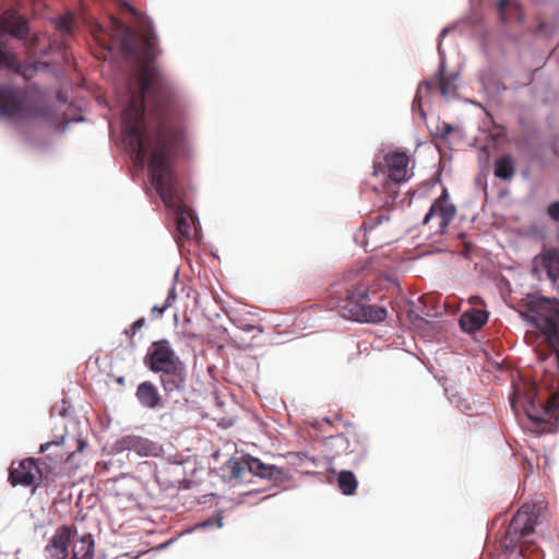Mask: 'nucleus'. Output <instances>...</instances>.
<instances>
[{
  "label": "nucleus",
  "mask_w": 559,
  "mask_h": 559,
  "mask_svg": "<svg viewBox=\"0 0 559 559\" xmlns=\"http://www.w3.org/2000/svg\"><path fill=\"white\" fill-rule=\"evenodd\" d=\"M143 63L139 76V93L132 92L123 110L124 141L142 164L147 155L145 139L152 145L148 160L151 182L167 207L175 209L178 234L190 239L194 230L191 211L181 204L180 191L171 159L183 138L178 123L168 115L176 91L168 78L154 63L158 52L156 34L150 23L142 24Z\"/></svg>",
  "instance_id": "f257e3e1"
},
{
  "label": "nucleus",
  "mask_w": 559,
  "mask_h": 559,
  "mask_svg": "<svg viewBox=\"0 0 559 559\" xmlns=\"http://www.w3.org/2000/svg\"><path fill=\"white\" fill-rule=\"evenodd\" d=\"M510 404L516 413L522 409L531 423L530 429L542 435L558 430L559 426V391L543 393L535 381L521 377L513 381V393Z\"/></svg>",
  "instance_id": "f03ea898"
},
{
  "label": "nucleus",
  "mask_w": 559,
  "mask_h": 559,
  "mask_svg": "<svg viewBox=\"0 0 559 559\" xmlns=\"http://www.w3.org/2000/svg\"><path fill=\"white\" fill-rule=\"evenodd\" d=\"M409 162V155L402 151H390L381 160H373L371 188L381 206L391 207L399 197L400 185L413 176Z\"/></svg>",
  "instance_id": "7ed1b4c3"
},
{
  "label": "nucleus",
  "mask_w": 559,
  "mask_h": 559,
  "mask_svg": "<svg viewBox=\"0 0 559 559\" xmlns=\"http://www.w3.org/2000/svg\"><path fill=\"white\" fill-rule=\"evenodd\" d=\"M370 284L364 280H357L345 287V297L338 305L342 316L361 323H381L388 317V310L383 306L371 304L372 295Z\"/></svg>",
  "instance_id": "20e7f679"
},
{
  "label": "nucleus",
  "mask_w": 559,
  "mask_h": 559,
  "mask_svg": "<svg viewBox=\"0 0 559 559\" xmlns=\"http://www.w3.org/2000/svg\"><path fill=\"white\" fill-rule=\"evenodd\" d=\"M45 116L46 109L39 95L10 83L0 84V117L26 120Z\"/></svg>",
  "instance_id": "39448f33"
},
{
  "label": "nucleus",
  "mask_w": 559,
  "mask_h": 559,
  "mask_svg": "<svg viewBox=\"0 0 559 559\" xmlns=\"http://www.w3.org/2000/svg\"><path fill=\"white\" fill-rule=\"evenodd\" d=\"M521 316L540 331L546 341L556 342L559 336V299L539 294H528Z\"/></svg>",
  "instance_id": "423d86ee"
},
{
  "label": "nucleus",
  "mask_w": 559,
  "mask_h": 559,
  "mask_svg": "<svg viewBox=\"0 0 559 559\" xmlns=\"http://www.w3.org/2000/svg\"><path fill=\"white\" fill-rule=\"evenodd\" d=\"M536 516L530 511V507H522L512 518L500 542V548L504 554H512L523 538L534 532Z\"/></svg>",
  "instance_id": "0eeeda50"
},
{
  "label": "nucleus",
  "mask_w": 559,
  "mask_h": 559,
  "mask_svg": "<svg viewBox=\"0 0 559 559\" xmlns=\"http://www.w3.org/2000/svg\"><path fill=\"white\" fill-rule=\"evenodd\" d=\"M360 233H362V246L370 251L391 243L395 236L390 217L382 213L365 221Z\"/></svg>",
  "instance_id": "6e6552de"
},
{
  "label": "nucleus",
  "mask_w": 559,
  "mask_h": 559,
  "mask_svg": "<svg viewBox=\"0 0 559 559\" xmlns=\"http://www.w3.org/2000/svg\"><path fill=\"white\" fill-rule=\"evenodd\" d=\"M111 34L108 35L107 31L99 24L92 27V35L98 45L105 49H111V40L118 37L121 46V51L124 55L131 56L135 52L134 37L135 34L127 24L117 17L110 19Z\"/></svg>",
  "instance_id": "1a4fd4ad"
},
{
  "label": "nucleus",
  "mask_w": 559,
  "mask_h": 559,
  "mask_svg": "<svg viewBox=\"0 0 559 559\" xmlns=\"http://www.w3.org/2000/svg\"><path fill=\"white\" fill-rule=\"evenodd\" d=\"M9 480L12 486L37 487L39 483L49 485V476L41 469L39 461L33 457L12 462L9 468Z\"/></svg>",
  "instance_id": "9d476101"
},
{
  "label": "nucleus",
  "mask_w": 559,
  "mask_h": 559,
  "mask_svg": "<svg viewBox=\"0 0 559 559\" xmlns=\"http://www.w3.org/2000/svg\"><path fill=\"white\" fill-rule=\"evenodd\" d=\"M455 214L456 209L449 202L448 191L443 190L442 194L430 206L423 224L429 227L432 235H443Z\"/></svg>",
  "instance_id": "9b49d317"
},
{
  "label": "nucleus",
  "mask_w": 559,
  "mask_h": 559,
  "mask_svg": "<svg viewBox=\"0 0 559 559\" xmlns=\"http://www.w3.org/2000/svg\"><path fill=\"white\" fill-rule=\"evenodd\" d=\"M86 443L82 439L73 436L60 435L58 439L48 441L40 445V452L47 453V459L52 463H63L69 461L75 452H81Z\"/></svg>",
  "instance_id": "f8f14e48"
},
{
  "label": "nucleus",
  "mask_w": 559,
  "mask_h": 559,
  "mask_svg": "<svg viewBox=\"0 0 559 559\" xmlns=\"http://www.w3.org/2000/svg\"><path fill=\"white\" fill-rule=\"evenodd\" d=\"M145 364L153 372L183 366L167 340L152 343L145 357Z\"/></svg>",
  "instance_id": "ddd939ff"
},
{
  "label": "nucleus",
  "mask_w": 559,
  "mask_h": 559,
  "mask_svg": "<svg viewBox=\"0 0 559 559\" xmlns=\"http://www.w3.org/2000/svg\"><path fill=\"white\" fill-rule=\"evenodd\" d=\"M537 354L540 369L554 377L559 371V336L556 342L544 341L535 348Z\"/></svg>",
  "instance_id": "4468645a"
},
{
  "label": "nucleus",
  "mask_w": 559,
  "mask_h": 559,
  "mask_svg": "<svg viewBox=\"0 0 559 559\" xmlns=\"http://www.w3.org/2000/svg\"><path fill=\"white\" fill-rule=\"evenodd\" d=\"M71 542V527L62 525L58 527L46 546L48 559H68Z\"/></svg>",
  "instance_id": "2eb2a0df"
},
{
  "label": "nucleus",
  "mask_w": 559,
  "mask_h": 559,
  "mask_svg": "<svg viewBox=\"0 0 559 559\" xmlns=\"http://www.w3.org/2000/svg\"><path fill=\"white\" fill-rule=\"evenodd\" d=\"M1 28L17 39H26L29 33L28 22L15 10H5L0 16Z\"/></svg>",
  "instance_id": "dca6fc26"
},
{
  "label": "nucleus",
  "mask_w": 559,
  "mask_h": 559,
  "mask_svg": "<svg viewBox=\"0 0 559 559\" xmlns=\"http://www.w3.org/2000/svg\"><path fill=\"white\" fill-rule=\"evenodd\" d=\"M249 462L251 475L266 478L274 483H283L287 479V472L284 468L265 464L261 460L253 456L249 457Z\"/></svg>",
  "instance_id": "f3484780"
},
{
  "label": "nucleus",
  "mask_w": 559,
  "mask_h": 559,
  "mask_svg": "<svg viewBox=\"0 0 559 559\" xmlns=\"http://www.w3.org/2000/svg\"><path fill=\"white\" fill-rule=\"evenodd\" d=\"M159 373L160 384L167 395L176 391H181L185 388L187 377L185 366L165 369L159 371Z\"/></svg>",
  "instance_id": "a211bd4d"
},
{
  "label": "nucleus",
  "mask_w": 559,
  "mask_h": 559,
  "mask_svg": "<svg viewBox=\"0 0 559 559\" xmlns=\"http://www.w3.org/2000/svg\"><path fill=\"white\" fill-rule=\"evenodd\" d=\"M121 449L134 451L141 456L157 455L158 447L155 442L139 436H126L121 439Z\"/></svg>",
  "instance_id": "6ab92c4d"
},
{
  "label": "nucleus",
  "mask_w": 559,
  "mask_h": 559,
  "mask_svg": "<svg viewBox=\"0 0 559 559\" xmlns=\"http://www.w3.org/2000/svg\"><path fill=\"white\" fill-rule=\"evenodd\" d=\"M135 396L145 408L154 409L162 406V395L156 385L151 381L140 383L136 388Z\"/></svg>",
  "instance_id": "aec40b11"
},
{
  "label": "nucleus",
  "mask_w": 559,
  "mask_h": 559,
  "mask_svg": "<svg viewBox=\"0 0 559 559\" xmlns=\"http://www.w3.org/2000/svg\"><path fill=\"white\" fill-rule=\"evenodd\" d=\"M488 321V312L481 309L473 308L461 314L459 323L461 329L467 333H474L480 330Z\"/></svg>",
  "instance_id": "412c9836"
},
{
  "label": "nucleus",
  "mask_w": 559,
  "mask_h": 559,
  "mask_svg": "<svg viewBox=\"0 0 559 559\" xmlns=\"http://www.w3.org/2000/svg\"><path fill=\"white\" fill-rule=\"evenodd\" d=\"M72 557L71 559H93L94 557V540L91 534L81 536L71 533Z\"/></svg>",
  "instance_id": "4be33fe9"
},
{
  "label": "nucleus",
  "mask_w": 559,
  "mask_h": 559,
  "mask_svg": "<svg viewBox=\"0 0 559 559\" xmlns=\"http://www.w3.org/2000/svg\"><path fill=\"white\" fill-rule=\"evenodd\" d=\"M535 262H540V265L546 270L547 277L556 283L559 278V249L544 250L535 257Z\"/></svg>",
  "instance_id": "5701e85b"
},
{
  "label": "nucleus",
  "mask_w": 559,
  "mask_h": 559,
  "mask_svg": "<svg viewBox=\"0 0 559 559\" xmlns=\"http://www.w3.org/2000/svg\"><path fill=\"white\" fill-rule=\"evenodd\" d=\"M110 496L119 509L127 508L129 502L134 501V491L129 481L116 479L110 488Z\"/></svg>",
  "instance_id": "b1692460"
},
{
  "label": "nucleus",
  "mask_w": 559,
  "mask_h": 559,
  "mask_svg": "<svg viewBox=\"0 0 559 559\" xmlns=\"http://www.w3.org/2000/svg\"><path fill=\"white\" fill-rule=\"evenodd\" d=\"M497 9L500 20L504 23H522L524 21L521 5L513 0H499Z\"/></svg>",
  "instance_id": "393cba45"
},
{
  "label": "nucleus",
  "mask_w": 559,
  "mask_h": 559,
  "mask_svg": "<svg viewBox=\"0 0 559 559\" xmlns=\"http://www.w3.org/2000/svg\"><path fill=\"white\" fill-rule=\"evenodd\" d=\"M0 69H5L13 73L22 72V63L17 55L10 50L7 44L0 40Z\"/></svg>",
  "instance_id": "a878e982"
},
{
  "label": "nucleus",
  "mask_w": 559,
  "mask_h": 559,
  "mask_svg": "<svg viewBox=\"0 0 559 559\" xmlns=\"http://www.w3.org/2000/svg\"><path fill=\"white\" fill-rule=\"evenodd\" d=\"M493 174L502 180H511L515 175V159L513 156L506 154L495 162Z\"/></svg>",
  "instance_id": "bb28decb"
},
{
  "label": "nucleus",
  "mask_w": 559,
  "mask_h": 559,
  "mask_svg": "<svg viewBox=\"0 0 559 559\" xmlns=\"http://www.w3.org/2000/svg\"><path fill=\"white\" fill-rule=\"evenodd\" d=\"M249 457L250 455H245L240 459L231 457L228 461L227 467L229 469L230 478L236 480H245L248 475H251Z\"/></svg>",
  "instance_id": "cd10ccee"
},
{
  "label": "nucleus",
  "mask_w": 559,
  "mask_h": 559,
  "mask_svg": "<svg viewBox=\"0 0 559 559\" xmlns=\"http://www.w3.org/2000/svg\"><path fill=\"white\" fill-rule=\"evenodd\" d=\"M337 484L338 488L341 489L342 493L346 496H350L355 493L357 489L358 481L350 471H342L340 472L337 476Z\"/></svg>",
  "instance_id": "c85d7f7f"
},
{
  "label": "nucleus",
  "mask_w": 559,
  "mask_h": 559,
  "mask_svg": "<svg viewBox=\"0 0 559 559\" xmlns=\"http://www.w3.org/2000/svg\"><path fill=\"white\" fill-rule=\"evenodd\" d=\"M439 90L442 96H453L456 91L455 76L447 75L443 70L440 71Z\"/></svg>",
  "instance_id": "c756f323"
},
{
  "label": "nucleus",
  "mask_w": 559,
  "mask_h": 559,
  "mask_svg": "<svg viewBox=\"0 0 559 559\" xmlns=\"http://www.w3.org/2000/svg\"><path fill=\"white\" fill-rule=\"evenodd\" d=\"M181 334L185 338L191 341H201L202 343L204 342L203 336L192 328V322L188 318H185L182 322Z\"/></svg>",
  "instance_id": "7c9ffc66"
},
{
  "label": "nucleus",
  "mask_w": 559,
  "mask_h": 559,
  "mask_svg": "<svg viewBox=\"0 0 559 559\" xmlns=\"http://www.w3.org/2000/svg\"><path fill=\"white\" fill-rule=\"evenodd\" d=\"M423 88H426L427 92H430L431 88H432V84L430 82H423L416 93V96L414 98V102H413V110H418L419 115L421 118H426V114L425 111L423 110L421 108V97H420V93H421V90Z\"/></svg>",
  "instance_id": "2f4dec72"
},
{
  "label": "nucleus",
  "mask_w": 559,
  "mask_h": 559,
  "mask_svg": "<svg viewBox=\"0 0 559 559\" xmlns=\"http://www.w3.org/2000/svg\"><path fill=\"white\" fill-rule=\"evenodd\" d=\"M520 556L522 559H540L542 557L538 548H532V545L528 542H522Z\"/></svg>",
  "instance_id": "473e14b6"
},
{
  "label": "nucleus",
  "mask_w": 559,
  "mask_h": 559,
  "mask_svg": "<svg viewBox=\"0 0 559 559\" xmlns=\"http://www.w3.org/2000/svg\"><path fill=\"white\" fill-rule=\"evenodd\" d=\"M176 299V294H175V288H171L168 293V296L166 298V301L164 302L163 306L158 307V306H154L152 309H151V314L154 319L160 317L165 311L166 309L171 305V301H174Z\"/></svg>",
  "instance_id": "72a5a7b5"
},
{
  "label": "nucleus",
  "mask_w": 559,
  "mask_h": 559,
  "mask_svg": "<svg viewBox=\"0 0 559 559\" xmlns=\"http://www.w3.org/2000/svg\"><path fill=\"white\" fill-rule=\"evenodd\" d=\"M233 322L238 329H240L245 332H254L255 331L257 334L262 333V329L260 325L245 323V322H242L241 319H233Z\"/></svg>",
  "instance_id": "f704fd0d"
},
{
  "label": "nucleus",
  "mask_w": 559,
  "mask_h": 559,
  "mask_svg": "<svg viewBox=\"0 0 559 559\" xmlns=\"http://www.w3.org/2000/svg\"><path fill=\"white\" fill-rule=\"evenodd\" d=\"M71 25H72V19L71 16H63V17H60L59 21H58V28L60 31H63L66 33H70L71 32Z\"/></svg>",
  "instance_id": "c9c22d12"
},
{
  "label": "nucleus",
  "mask_w": 559,
  "mask_h": 559,
  "mask_svg": "<svg viewBox=\"0 0 559 559\" xmlns=\"http://www.w3.org/2000/svg\"><path fill=\"white\" fill-rule=\"evenodd\" d=\"M522 465L523 468L526 471V474L528 475L534 472L535 466H537L538 464L535 463L532 459H530L527 454H525L523 456Z\"/></svg>",
  "instance_id": "e433bc0d"
},
{
  "label": "nucleus",
  "mask_w": 559,
  "mask_h": 559,
  "mask_svg": "<svg viewBox=\"0 0 559 559\" xmlns=\"http://www.w3.org/2000/svg\"><path fill=\"white\" fill-rule=\"evenodd\" d=\"M547 212L551 219L559 222V201L551 203Z\"/></svg>",
  "instance_id": "4c0bfd02"
},
{
  "label": "nucleus",
  "mask_w": 559,
  "mask_h": 559,
  "mask_svg": "<svg viewBox=\"0 0 559 559\" xmlns=\"http://www.w3.org/2000/svg\"><path fill=\"white\" fill-rule=\"evenodd\" d=\"M533 264L534 265H533V267L531 270V274L533 275V277L539 280L540 278V270H539V265L538 264H540V262H535V260H534Z\"/></svg>",
  "instance_id": "58836bf2"
},
{
  "label": "nucleus",
  "mask_w": 559,
  "mask_h": 559,
  "mask_svg": "<svg viewBox=\"0 0 559 559\" xmlns=\"http://www.w3.org/2000/svg\"><path fill=\"white\" fill-rule=\"evenodd\" d=\"M144 324H145V319L140 318L136 321H134L130 326L132 328V330L138 332L140 329H142L144 326Z\"/></svg>",
  "instance_id": "ea45409f"
},
{
  "label": "nucleus",
  "mask_w": 559,
  "mask_h": 559,
  "mask_svg": "<svg viewBox=\"0 0 559 559\" xmlns=\"http://www.w3.org/2000/svg\"><path fill=\"white\" fill-rule=\"evenodd\" d=\"M124 334L130 338V341L132 342L134 335L136 334V331L132 330V328L130 326L129 329L124 330Z\"/></svg>",
  "instance_id": "a19ab883"
},
{
  "label": "nucleus",
  "mask_w": 559,
  "mask_h": 559,
  "mask_svg": "<svg viewBox=\"0 0 559 559\" xmlns=\"http://www.w3.org/2000/svg\"><path fill=\"white\" fill-rule=\"evenodd\" d=\"M124 334L130 338V341L132 342L134 335L136 334V331L132 330V328L130 326L129 329L124 330Z\"/></svg>",
  "instance_id": "79ce46f5"
},
{
  "label": "nucleus",
  "mask_w": 559,
  "mask_h": 559,
  "mask_svg": "<svg viewBox=\"0 0 559 559\" xmlns=\"http://www.w3.org/2000/svg\"><path fill=\"white\" fill-rule=\"evenodd\" d=\"M453 128L450 124H444L442 129V136H447L449 133H451Z\"/></svg>",
  "instance_id": "37998d69"
},
{
  "label": "nucleus",
  "mask_w": 559,
  "mask_h": 559,
  "mask_svg": "<svg viewBox=\"0 0 559 559\" xmlns=\"http://www.w3.org/2000/svg\"><path fill=\"white\" fill-rule=\"evenodd\" d=\"M447 32H448V31H447V28L442 29V32H441L440 36H441V37H444V36H445V34H447Z\"/></svg>",
  "instance_id": "c03bdc74"
}]
</instances>
